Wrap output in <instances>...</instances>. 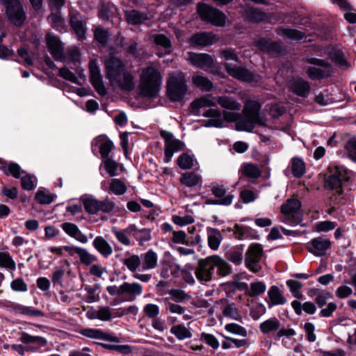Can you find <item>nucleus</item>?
I'll use <instances>...</instances> for the list:
<instances>
[{
  "label": "nucleus",
  "instance_id": "1",
  "mask_svg": "<svg viewBox=\"0 0 356 356\" xmlns=\"http://www.w3.org/2000/svg\"><path fill=\"white\" fill-rule=\"evenodd\" d=\"M92 152L95 156L100 155L103 164L99 167L100 173L102 177L108 179L102 182V188L111 193V159L108 154L111 151V140L106 135H99L91 142Z\"/></svg>",
  "mask_w": 356,
  "mask_h": 356
},
{
  "label": "nucleus",
  "instance_id": "2",
  "mask_svg": "<svg viewBox=\"0 0 356 356\" xmlns=\"http://www.w3.org/2000/svg\"><path fill=\"white\" fill-rule=\"evenodd\" d=\"M162 83L160 72L154 67L144 68L140 74V95L145 97H156Z\"/></svg>",
  "mask_w": 356,
  "mask_h": 356
},
{
  "label": "nucleus",
  "instance_id": "3",
  "mask_svg": "<svg viewBox=\"0 0 356 356\" xmlns=\"http://www.w3.org/2000/svg\"><path fill=\"white\" fill-rule=\"evenodd\" d=\"M113 88H118L125 92H130L135 88L134 76L129 72L122 62L113 57Z\"/></svg>",
  "mask_w": 356,
  "mask_h": 356
},
{
  "label": "nucleus",
  "instance_id": "4",
  "mask_svg": "<svg viewBox=\"0 0 356 356\" xmlns=\"http://www.w3.org/2000/svg\"><path fill=\"white\" fill-rule=\"evenodd\" d=\"M187 91L186 79L183 72H177L169 74L167 81V94L171 101H181Z\"/></svg>",
  "mask_w": 356,
  "mask_h": 356
},
{
  "label": "nucleus",
  "instance_id": "5",
  "mask_svg": "<svg viewBox=\"0 0 356 356\" xmlns=\"http://www.w3.org/2000/svg\"><path fill=\"white\" fill-rule=\"evenodd\" d=\"M306 62L315 65L314 67H307L305 71L311 79H323L330 76L334 72L332 64L326 60L317 58H307Z\"/></svg>",
  "mask_w": 356,
  "mask_h": 356
},
{
  "label": "nucleus",
  "instance_id": "6",
  "mask_svg": "<svg viewBox=\"0 0 356 356\" xmlns=\"http://www.w3.org/2000/svg\"><path fill=\"white\" fill-rule=\"evenodd\" d=\"M197 12L202 20L215 26H223L225 24V15L217 8L205 3L197 6Z\"/></svg>",
  "mask_w": 356,
  "mask_h": 356
},
{
  "label": "nucleus",
  "instance_id": "7",
  "mask_svg": "<svg viewBox=\"0 0 356 356\" xmlns=\"http://www.w3.org/2000/svg\"><path fill=\"white\" fill-rule=\"evenodd\" d=\"M301 207L300 202L296 198L288 199L281 207V212L284 215L282 221L291 225H297L302 222L298 214Z\"/></svg>",
  "mask_w": 356,
  "mask_h": 356
},
{
  "label": "nucleus",
  "instance_id": "8",
  "mask_svg": "<svg viewBox=\"0 0 356 356\" xmlns=\"http://www.w3.org/2000/svg\"><path fill=\"white\" fill-rule=\"evenodd\" d=\"M5 172L16 179L21 178L22 187L24 190L31 191L36 187V177L30 174H26L21 167L15 162H10L6 168Z\"/></svg>",
  "mask_w": 356,
  "mask_h": 356
},
{
  "label": "nucleus",
  "instance_id": "9",
  "mask_svg": "<svg viewBox=\"0 0 356 356\" xmlns=\"http://www.w3.org/2000/svg\"><path fill=\"white\" fill-rule=\"evenodd\" d=\"M330 175L325 180L326 188L336 191L338 195L343 193L342 184L348 179L346 171L340 167H330Z\"/></svg>",
  "mask_w": 356,
  "mask_h": 356
},
{
  "label": "nucleus",
  "instance_id": "10",
  "mask_svg": "<svg viewBox=\"0 0 356 356\" xmlns=\"http://www.w3.org/2000/svg\"><path fill=\"white\" fill-rule=\"evenodd\" d=\"M3 5L10 22L17 26H21L26 19V13L20 1L3 0Z\"/></svg>",
  "mask_w": 356,
  "mask_h": 356
},
{
  "label": "nucleus",
  "instance_id": "11",
  "mask_svg": "<svg viewBox=\"0 0 356 356\" xmlns=\"http://www.w3.org/2000/svg\"><path fill=\"white\" fill-rule=\"evenodd\" d=\"M263 255V248L259 244L251 245L245 255V263L247 268L254 273L261 270L260 260Z\"/></svg>",
  "mask_w": 356,
  "mask_h": 356
},
{
  "label": "nucleus",
  "instance_id": "12",
  "mask_svg": "<svg viewBox=\"0 0 356 356\" xmlns=\"http://www.w3.org/2000/svg\"><path fill=\"white\" fill-rule=\"evenodd\" d=\"M81 200L86 212L92 215L108 213L111 210V203L107 200L98 201L92 195H84Z\"/></svg>",
  "mask_w": 356,
  "mask_h": 356
},
{
  "label": "nucleus",
  "instance_id": "13",
  "mask_svg": "<svg viewBox=\"0 0 356 356\" xmlns=\"http://www.w3.org/2000/svg\"><path fill=\"white\" fill-rule=\"evenodd\" d=\"M355 322L352 319L346 316H337L330 323V330L339 339L342 340L346 338L348 333H350L352 325Z\"/></svg>",
  "mask_w": 356,
  "mask_h": 356
},
{
  "label": "nucleus",
  "instance_id": "14",
  "mask_svg": "<svg viewBox=\"0 0 356 356\" xmlns=\"http://www.w3.org/2000/svg\"><path fill=\"white\" fill-rule=\"evenodd\" d=\"M223 118L225 121L229 122H236V129L238 131H245L252 132L255 124H263L262 122L254 121L252 119L246 118L245 120L241 118V115L234 112L223 111Z\"/></svg>",
  "mask_w": 356,
  "mask_h": 356
},
{
  "label": "nucleus",
  "instance_id": "15",
  "mask_svg": "<svg viewBox=\"0 0 356 356\" xmlns=\"http://www.w3.org/2000/svg\"><path fill=\"white\" fill-rule=\"evenodd\" d=\"M160 134L165 141L164 161L165 163H168L171 160L175 152L183 149L184 143L175 138L172 134L169 131L161 130L160 131Z\"/></svg>",
  "mask_w": 356,
  "mask_h": 356
},
{
  "label": "nucleus",
  "instance_id": "16",
  "mask_svg": "<svg viewBox=\"0 0 356 356\" xmlns=\"http://www.w3.org/2000/svg\"><path fill=\"white\" fill-rule=\"evenodd\" d=\"M143 292V287L138 283L124 282L120 286H113V295H118L122 299L132 300L131 296H139Z\"/></svg>",
  "mask_w": 356,
  "mask_h": 356
},
{
  "label": "nucleus",
  "instance_id": "17",
  "mask_svg": "<svg viewBox=\"0 0 356 356\" xmlns=\"http://www.w3.org/2000/svg\"><path fill=\"white\" fill-rule=\"evenodd\" d=\"M213 266L211 256L200 259L195 270L196 278L201 282H210L213 275Z\"/></svg>",
  "mask_w": 356,
  "mask_h": 356
},
{
  "label": "nucleus",
  "instance_id": "18",
  "mask_svg": "<svg viewBox=\"0 0 356 356\" xmlns=\"http://www.w3.org/2000/svg\"><path fill=\"white\" fill-rule=\"evenodd\" d=\"M20 341L26 346L28 352L36 353L47 344V340L40 336H33L30 334L22 332L19 334Z\"/></svg>",
  "mask_w": 356,
  "mask_h": 356
},
{
  "label": "nucleus",
  "instance_id": "19",
  "mask_svg": "<svg viewBox=\"0 0 356 356\" xmlns=\"http://www.w3.org/2000/svg\"><path fill=\"white\" fill-rule=\"evenodd\" d=\"M142 261L138 255L133 254L123 259V264L133 273V277L143 282H148L152 275L149 274H141L137 272V269L141 265Z\"/></svg>",
  "mask_w": 356,
  "mask_h": 356
},
{
  "label": "nucleus",
  "instance_id": "20",
  "mask_svg": "<svg viewBox=\"0 0 356 356\" xmlns=\"http://www.w3.org/2000/svg\"><path fill=\"white\" fill-rule=\"evenodd\" d=\"M49 51L53 57L58 61H65L64 44L59 38L51 33L46 37Z\"/></svg>",
  "mask_w": 356,
  "mask_h": 356
},
{
  "label": "nucleus",
  "instance_id": "21",
  "mask_svg": "<svg viewBox=\"0 0 356 356\" xmlns=\"http://www.w3.org/2000/svg\"><path fill=\"white\" fill-rule=\"evenodd\" d=\"M89 67L92 85L99 95L104 96L106 90L98 66L95 61H90Z\"/></svg>",
  "mask_w": 356,
  "mask_h": 356
},
{
  "label": "nucleus",
  "instance_id": "22",
  "mask_svg": "<svg viewBox=\"0 0 356 356\" xmlns=\"http://www.w3.org/2000/svg\"><path fill=\"white\" fill-rule=\"evenodd\" d=\"M234 285L238 288L245 290L246 295L250 297L258 296L264 293L266 289L265 283L261 281L252 282L250 284V287L245 282H234Z\"/></svg>",
  "mask_w": 356,
  "mask_h": 356
},
{
  "label": "nucleus",
  "instance_id": "23",
  "mask_svg": "<svg viewBox=\"0 0 356 356\" xmlns=\"http://www.w3.org/2000/svg\"><path fill=\"white\" fill-rule=\"evenodd\" d=\"M330 245L331 242L328 238L319 236L313 238L309 242L308 249L314 255L322 256L330 248Z\"/></svg>",
  "mask_w": 356,
  "mask_h": 356
},
{
  "label": "nucleus",
  "instance_id": "24",
  "mask_svg": "<svg viewBox=\"0 0 356 356\" xmlns=\"http://www.w3.org/2000/svg\"><path fill=\"white\" fill-rule=\"evenodd\" d=\"M218 40V38L216 35L203 32L191 36L189 42L193 46H209L217 42Z\"/></svg>",
  "mask_w": 356,
  "mask_h": 356
},
{
  "label": "nucleus",
  "instance_id": "25",
  "mask_svg": "<svg viewBox=\"0 0 356 356\" xmlns=\"http://www.w3.org/2000/svg\"><path fill=\"white\" fill-rule=\"evenodd\" d=\"M267 294L269 298V301L267 302L269 308L275 305H282L286 302V298L284 295L283 291L277 286H271Z\"/></svg>",
  "mask_w": 356,
  "mask_h": 356
},
{
  "label": "nucleus",
  "instance_id": "26",
  "mask_svg": "<svg viewBox=\"0 0 356 356\" xmlns=\"http://www.w3.org/2000/svg\"><path fill=\"white\" fill-rule=\"evenodd\" d=\"M188 60L195 66L200 68L211 67L213 58L207 54L188 53Z\"/></svg>",
  "mask_w": 356,
  "mask_h": 356
},
{
  "label": "nucleus",
  "instance_id": "27",
  "mask_svg": "<svg viewBox=\"0 0 356 356\" xmlns=\"http://www.w3.org/2000/svg\"><path fill=\"white\" fill-rule=\"evenodd\" d=\"M260 104L253 100H248L245 103L243 113L246 118L252 119L254 121L261 122L259 116Z\"/></svg>",
  "mask_w": 356,
  "mask_h": 356
},
{
  "label": "nucleus",
  "instance_id": "28",
  "mask_svg": "<svg viewBox=\"0 0 356 356\" xmlns=\"http://www.w3.org/2000/svg\"><path fill=\"white\" fill-rule=\"evenodd\" d=\"M152 38L154 42L163 49L157 53L159 57L168 55L172 52V43L166 35L163 34H154L152 35Z\"/></svg>",
  "mask_w": 356,
  "mask_h": 356
},
{
  "label": "nucleus",
  "instance_id": "29",
  "mask_svg": "<svg viewBox=\"0 0 356 356\" xmlns=\"http://www.w3.org/2000/svg\"><path fill=\"white\" fill-rule=\"evenodd\" d=\"M62 229L70 236L74 238L81 243H86L88 238L86 234L82 233L79 227L71 222H64L61 225Z\"/></svg>",
  "mask_w": 356,
  "mask_h": 356
},
{
  "label": "nucleus",
  "instance_id": "30",
  "mask_svg": "<svg viewBox=\"0 0 356 356\" xmlns=\"http://www.w3.org/2000/svg\"><path fill=\"white\" fill-rule=\"evenodd\" d=\"M216 102L221 108L232 111H239L242 107L241 104L231 96L222 95L218 97Z\"/></svg>",
  "mask_w": 356,
  "mask_h": 356
},
{
  "label": "nucleus",
  "instance_id": "31",
  "mask_svg": "<svg viewBox=\"0 0 356 356\" xmlns=\"http://www.w3.org/2000/svg\"><path fill=\"white\" fill-rule=\"evenodd\" d=\"M70 262L67 260L60 261V266L55 268L51 275V282L54 286H63V279L65 273L70 267Z\"/></svg>",
  "mask_w": 356,
  "mask_h": 356
},
{
  "label": "nucleus",
  "instance_id": "32",
  "mask_svg": "<svg viewBox=\"0 0 356 356\" xmlns=\"http://www.w3.org/2000/svg\"><path fill=\"white\" fill-rule=\"evenodd\" d=\"M11 311L16 314H21L27 316H43L42 311L32 307L24 306L20 304L13 303L10 306Z\"/></svg>",
  "mask_w": 356,
  "mask_h": 356
},
{
  "label": "nucleus",
  "instance_id": "33",
  "mask_svg": "<svg viewBox=\"0 0 356 356\" xmlns=\"http://www.w3.org/2000/svg\"><path fill=\"white\" fill-rule=\"evenodd\" d=\"M143 262L141 271L151 270L155 268L158 265V256L152 250H149L141 257Z\"/></svg>",
  "mask_w": 356,
  "mask_h": 356
},
{
  "label": "nucleus",
  "instance_id": "34",
  "mask_svg": "<svg viewBox=\"0 0 356 356\" xmlns=\"http://www.w3.org/2000/svg\"><path fill=\"white\" fill-rule=\"evenodd\" d=\"M327 54L330 58L337 65L340 67H348L349 63L347 58L343 51L337 47L329 48Z\"/></svg>",
  "mask_w": 356,
  "mask_h": 356
},
{
  "label": "nucleus",
  "instance_id": "35",
  "mask_svg": "<svg viewBox=\"0 0 356 356\" xmlns=\"http://www.w3.org/2000/svg\"><path fill=\"white\" fill-rule=\"evenodd\" d=\"M179 181L185 186L193 188L197 185H200L202 179L200 175L195 172H184L179 178Z\"/></svg>",
  "mask_w": 356,
  "mask_h": 356
},
{
  "label": "nucleus",
  "instance_id": "36",
  "mask_svg": "<svg viewBox=\"0 0 356 356\" xmlns=\"http://www.w3.org/2000/svg\"><path fill=\"white\" fill-rule=\"evenodd\" d=\"M211 258L213 269L216 267L220 275L225 277L232 273V266L225 259L218 255H213Z\"/></svg>",
  "mask_w": 356,
  "mask_h": 356
},
{
  "label": "nucleus",
  "instance_id": "37",
  "mask_svg": "<svg viewBox=\"0 0 356 356\" xmlns=\"http://www.w3.org/2000/svg\"><path fill=\"white\" fill-rule=\"evenodd\" d=\"M79 333L83 336L95 339H100L106 341H111V335L108 333L104 332L99 329L95 328H86L80 330Z\"/></svg>",
  "mask_w": 356,
  "mask_h": 356
},
{
  "label": "nucleus",
  "instance_id": "38",
  "mask_svg": "<svg viewBox=\"0 0 356 356\" xmlns=\"http://www.w3.org/2000/svg\"><path fill=\"white\" fill-rule=\"evenodd\" d=\"M222 240V236L220 232L216 229L207 228V241L209 247L213 250H217Z\"/></svg>",
  "mask_w": 356,
  "mask_h": 356
},
{
  "label": "nucleus",
  "instance_id": "39",
  "mask_svg": "<svg viewBox=\"0 0 356 356\" xmlns=\"http://www.w3.org/2000/svg\"><path fill=\"white\" fill-rule=\"evenodd\" d=\"M203 116L209 118V123L214 127H222L223 121V112L222 113L218 108H209L204 113Z\"/></svg>",
  "mask_w": 356,
  "mask_h": 356
},
{
  "label": "nucleus",
  "instance_id": "40",
  "mask_svg": "<svg viewBox=\"0 0 356 356\" xmlns=\"http://www.w3.org/2000/svg\"><path fill=\"white\" fill-rule=\"evenodd\" d=\"M217 104L216 99L209 96H203L199 99L194 100L191 104L192 112L197 113L198 110L203 107L216 106Z\"/></svg>",
  "mask_w": 356,
  "mask_h": 356
},
{
  "label": "nucleus",
  "instance_id": "41",
  "mask_svg": "<svg viewBox=\"0 0 356 356\" xmlns=\"http://www.w3.org/2000/svg\"><path fill=\"white\" fill-rule=\"evenodd\" d=\"M71 26L76 33L79 40H82L85 38L86 27L82 21V17L79 15H74L70 19Z\"/></svg>",
  "mask_w": 356,
  "mask_h": 356
},
{
  "label": "nucleus",
  "instance_id": "42",
  "mask_svg": "<svg viewBox=\"0 0 356 356\" xmlns=\"http://www.w3.org/2000/svg\"><path fill=\"white\" fill-rule=\"evenodd\" d=\"M257 45L259 49L269 54H276L281 51V46L278 42L264 38L259 40Z\"/></svg>",
  "mask_w": 356,
  "mask_h": 356
},
{
  "label": "nucleus",
  "instance_id": "43",
  "mask_svg": "<svg viewBox=\"0 0 356 356\" xmlns=\"http://www.w3.org/2000/svg\"><path fill=\"white\" fill-rule=\"evenodd\" d=\"M225 68L229 75L236 79L246 81L250 78V74L248 72V70L243 67H236L226 63L225 64Z\"/></svg>",
  "mask_w": 356,
  "mask_h": 356
},
{
  "label": "nucleus",
  "instance_id": "44",
  "mask_svg": "<svg viewBox=\"0 0 356 356\" xmlns=\"http://www.w3.org/2000/svg\"><path fill=\"white\" fill-rule=\"evenodd\" d=\"M291 306L297 315H300L302 310L307 314H314L316 310L315 304L312 302H305L302 305L300 302L293 300Z\"/></svg>",
  "mask_w": 356,
  "mask_h": 356
},
{
  "label": "nucleus",
  "instance_id": "45",
  "mask_svg": "<svg viewBox=\"0 0 356 356\" xmlns=\"http://www.w3.org/2000/svg\"><path fill=\"white\" fill-rule=\"evenodd\" d=\"M76 74L72 73L67 67L60 68L59 70V74L61 77L72 83L80 84L79 78L84 76L83 70L81 67L78 66L76 69Z\"/></svg>",
  "mask_w": 356,
  "mask_h": 356
},
{
  "label": "nucleus",
  "instance_id": "46",
  "mask_svg": "<svg viewBox=\"0 0 356 356\" xmlns=\"http://www.w3.org/2000/svg\"><path fill=\"white\" fill-rule=\"evenodd\" d=\"M125 16L127 22L133 25L141 24L148 19L146 13H140L136 10L127 11Z\"/></svg>",
  "mask_w": 356,
  "mask_h": 356
},
{
  "label": "nucleus",
  "instance_id": "47",
  "mask_svg": "<svg viewBox=\"0 0 356 356\" xmlns=\"http://www.w3.org/2000/svg\"><path fill=\"white\" fill-rule=\"evenodd\" d=\"M92 245L105 257H108L111 253L110 245L102 236H97L94 239Z\"/></svg>",
  "mask_w": 356,
  "mask_h": 356
},
{
  "label": "nucleus",
  "instance_id": "48",
  "mask_svg": "<svg viewBox=\"0 0 356 356\" xmlns=\"http://www.w3.org/2000/svg\"><path fill=\"white\" fill-rule=\"evenodd\" d=\"M170 332L179 340H184L192 337V332L190 329L183 324L173 325L170 328Z\"/></svg>",
  "mask_w": 356,
  "mask_h": 356
},
{
  "label": "nucleus",
  "instance_id": "49",
  "mask_svg": "<svg viewBox=\"0 0 356 356\" xmlns=\"http://www.w3.org/2000/svg\"><path fill=\"white\" fill-rule=\"evenodd\" d=\"M193 83L202 91H210L213 87V83L207 77L195 74L192 77Z\"/></svg>",
  "mask_w": 356,
  "mask_h": 356
},
{
  "label": "nucleus",
  "instance_id": "50",
  "mask_svg": "<svg viewBox=\"0 0 356 356\" xmlns=\"http://www.w3.org/2000/svg\"><path fill=\"white\" fill-rule=\"evenodd\" d=\"M280 327V321L277 318L273 317L261 323L259 329L263 334H266L270 332L278 330Z\"/></svg>",
  "mask_w": 356,
  "mask_h": 356
},
{
  "label": "nucleus",
  "instance_id": "51",
  "mask_svg": "<svg viewBox=\"0 0 356 356\" xmlns=\"http://www.w3.org/2000/svg\"><path fill=\"white\" fill-rule=\"evenodd\" d=\"M292 90L297 95L305 97L310 91V85L307 81L297 80L293 83Z\"/></svg>",
  "mask_w": 356,
  "mask_h": 356
},
{
  "label": "nucleus",
  "instance_id": "52",
  "mask_svg": "<svg viewBox=\"0 0 356 356\" xmlns=\"http://www.w3.org/2000/svg\"><path fill=\"white\" fill-rule=\"evenodd\" d=\"M56 195L45 189H39L35 194L36 201L41 204H49L54 202Z\"/></svg>",
  "mask_w": 356,
  "mask_h": 356
},
{
  "label": "nucleus",
  "instance_id": "53",
  "mask_svg": "<svg viewBox=\"0 0 356 356\" xmlns=\"http://www.w3.org/2000/svg\"><path fill=\"white\" fill-rule=\"evenodd\" d=\"M195 158L193 155L187 153L181 154L177 160V163L179 167L183 170L191 169L193 167Z\"/></svg>",
  "mask_w": 356,
  "mask_h": 356
},
{
  "label": "nucleus",
  "instance_id": "54",
  "mask_svg": "<svg viewBox=\"0 0 356 356\" xmlns=\"http://www.w3.org/2000/svg\"><path fill=\"white\" fill-rule=\"evenodd\" d=\"M225 256L229 261L240 265L243 258V250L240 248L231 249L226 252Z\"/></svg>",
  "mask_w": 356,
  "mask_h": 356
},
{
  "label": "nucleus",
  "instance_id": "55",
  "mask_svg": "<svg viewBox=\"0 0 356 356\" xmlns=\"http://www.w3.org/2000/svg\"><path fill=\"white\" fill-rule=\"evenodd\" d=\"M291 171L295 177H302L305 172V165L303 161L298 158H293L291 161Z\"/></svg>",
  "mask_w": 356,
  "mask_h": 356
},
{
  "label": "nucleus",
  "instance_id": "56",
  "mask_svg": "<svg viewBox=\"0 0 356 356\" xmlns=\"http://www.w3.org/2000/svg\"><path fill=\"white\" fill-rule=\"evenodd\" d=\"M78 257L81 262L86 266H89L97 260L95 255L90 254L86 249L80 248L78 250Z\"/></svg>",
  "mask_w": 356,
  "mask_h": 356
},
{
  "label": "nucleus",
  "instance_id": "57",
  "mask_svg": "<svg viewBox=\"0 0 356 356\" xmlns=\"http://www.w3.org/2000/svg\"><path fill=\"white\" fill-rule=\"evenodd\" d=\"M278 34L296 40H301L305 37L304 33L293 29H281L278 31Z\"/></svg>",
  "mask_w": 356,
  "mask_h": 356
},
{
  "label": "nucleus",
  "instance_id": "58",
  "mask_svg": "<svg viewBox=\"0 0 356 356\" xmlns=\"http://www.w3.org/2000/svg\"><path fill=\"white\" fill-rule=\"evenodd\" d=\"M0 267L15 270L16 264L8 252H0Z\"/></svg>",
  "mask_w": 356,
  "mask_h": 356
},
{
  "label": "nucleus",
  "instance_id": "59",
  "mask_svg": "<svg viewBox=\"0 0 356 356\" xmlns=\"http://www.w3.org/2000/svg\"><path fill=\"white\" fill-rule=\"evenodd\" d=\"M243 173L246 177L255 179L261 176V171L257 165L252 163H246L243 165Z\"/></svg>",
  "mask_w": 356,
  "mask_h": 356
},
{
  "label": "nucleus",
  "instance_id": "60",
  "mask_svg": "<svg viewBox=\"0 0 356 356\" xmlns=\"http://www.w3.org/2000/svg\"><path fill=\"white\" fill-rule=\"evenodd\" d=\"M65 55V60L64 62H70V63H79L80 61L81 54L79 50V48L75 46L70 47Z\"/></svg>",
  "mask_w": 356,
  "mask_h": 356
},
{
  "label": "nucleus",
  "instance_id": "61",
  "mask_svg": "<svg viewBox=\"0 0 356 356\" xmlns=\"http://www.w3.org/2000/svg\"><path fill=\"white\" fill-rule=\"evenodd\" d=\"M119 340L117 337H113V351H116L122 355H129L131 353L133 348L129 345L118 344Z\"/></svg>",
  "mask_w": 356,
  "mask_h": 356
},
{
  "label": "nucleus",
  "instance_id": "62",
  "mask_svg": "<svg viewBox=\"0 0 356 356\" xmlns=\"http://www.w3.org/2000/svg\"><path fill=\"white\" fill-rule=\"evenodd\" d=\"M286 284L290 289V291L294 297L297 298H300L302 297V294L300 290L302 288V284L300 282L295 280H289L286 281Z\"/></svg>",
  "mask_w": 356,
  "mask_h": 356
},
{
  "label": "nucleus",
  "instance_id": "63",
  "mask_svg": "<svg viewBox=\"0 0 356 356\" xmlns=\"http://www.w3.org/2000/svg\"><path fill=\"white\" fill-rule=\"evenodd\" d=\"M200 339L204 341L213 350L218 349L220 346L218 340L213 334L202 332L200 335Z\"/></svg>",
  "mask_w": 356,
  "mask_h": 356
},
{
  "label": "nucleus",
  "instance_id": "64",
  "mask_svg": "<svg viewBox=\"0 0 356 356\" xmlns=\"http://www.w3.org/2000/svg\"><path fill=\"white\" fill-rule=\"evenodd\" d=\"M170 298L175 302H183L191 296L181 289H172L169 291Z\"/></svg>",
  "mask_w": 356,
  "mask_h": 356
}]
</instances>
